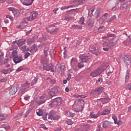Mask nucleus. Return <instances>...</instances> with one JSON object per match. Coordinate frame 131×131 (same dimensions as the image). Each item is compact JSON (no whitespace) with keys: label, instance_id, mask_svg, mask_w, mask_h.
Here are the masks:
<instances>
[{"label":"nucleus","instance_id":"5fc2aeb1","mask_svg":"<svg viewBox=\"0 0 131 131\" xmlns=\"http://www.w3.org/2000/svg\"><path fill=\"white\" fill-rule=\"evenodd\" d=\"M66 123L68 124V125H71L73 124V121H71V120H68L66 121Z\"/></svg>","mask_w":131,"mask_h":131},{"label":"nucleus","instance_id":"c9c22d12","mask_svg":"<svg viewBox=\"0 0 131 131\" xmlns=\"http://www.w3.org/2000/svg\"><path fill=\"white\" fill-rule=\"evenodd\" d=\"M110 113V110L108 109H105L100 114V115H107Z\"/></svg>","mask_w":131,"mask_h":131},{"label":"nucleus","instance_id":"8fccbe9b","mask_svg":"<svg viewBox=\"0 0 131 131\" xmlns=\"http://www.w3.org/2000/svg\"><path fill=\"white\" fill-rule=\"evenodd\" d=\"M66 114H69V115L71 117H74V116H75V114H74L71 112H67L66 113Z\"/></svg>","mask_w":131,"mask_h":131},{"label":"nucleus","instance_id":"7ed1b4c3","mask_svg":"<svg viewBox=\"0 0 131 131\" xmlns=\"http://www.w3.org/2000/svg\"><path fill=\"white\" fill-rule=\"evenodd\" d=\"M48 93L50 94L51 97H55V96L59 93V88L54 86L52 89L48 90Z\"/></svg>","mask_w":131,"mask_h":131},{"label":"nucleus","instance_id":"393cba45","mask_svg":"<svg viewBox=\"0 0 131 131\" xmlns=\"http://www.w3.org/2000/svg\"><path fill=\"white\" fill-rule=\"evenodd\" d=\"M33 3V1L32 0H24L23 2V4L24 6H31V5H32Z\"/></svg>","mask_w":131,"mask_h":131},{"label":"nucleus","instance_id":"c756f323","mask_svg":"<svg viewBox=\"0 0 131 131\" xmlns=\"http://www.w3.org/2000/svg\"><path fill=\"white\" fill-rule=\"evenodd\" d=\"M55 54H56V51L53 49L50 50V55L51 56V60H53V59L55 58Z\"/></svg>","mask_w":131,"mask_h":131},{"label":"nucleus","instance_id":"2f4dec72","mask_svg":"<svg viewBox=\"0 0 131 131\" xmlns=\"http://www.w3.org/2000/svg\"><path fill=\"white\" fill-rule=\"evenodd\" d=\"M94 23H95V21L93 19H89L87 22L88 25L89 26H90L91 27H92L94 25Z\"/></svg>","mask_w":131,"mask_h":131},{"label":"nucleus","instance_id":"6e6552de","mask_svg":"<svg viewBox=\"0 0 131 131\" xmlns=\"http://www.w3.org/2000/svg\"><path fill=\"white\" fill-rule=\"evenodd\" d=\"M103 95H104L103 97H104V98L97 99V101H101L102 102V104H107V103L109 102V98H108V95L105 92L103 93Z\"/></svg>","mask_w":131,"mask_h":131},{"label":"nucleus","instance_id":"a211bd4d","mask_svg":"<svg viewBox=\"0 0 131 131\" xmlns=\"http://www.w3.org/2000/svg\"><path fill=\"white\" fill-rule=\"evenodd\" d=\"M107 17H108V13H104L103 15L99 19L100 24H103L104 21H105V20H107Z\"/></svg>","mask_w":131,"mask_h":131},{"label":"nucleus","instance_id":"aec40b11","mask_svg":"<svg viewBox=\"0 0 131 131\" xmlns=\"http://www.w3.org/2000/svg\"><path fill=\"white\" fill-rule=\"evenodd\" d=\"M13 70L12 68H9L7 69H3L1 70V72L3 73V74H9V73H11Z\"/></svg>","mask_w":131,"mask_h":131},{"label":"nucleus","instance_id":"a878e982","mask_svg":"<svg viewBox=\"0 0 131 131\" xmlns=\"http://www.w3.org/2000/svg\"><path fill=\"white\" fill-rule=\"evenodd\" d=\"M55 71L58 73H60V72L62 71L61 64L60 63H57L55 66Z\"/></svg>","mask_w":131,"mask_h":131},{"label":"nucleus","instance_id":"603ef678","mask_svg":"<svg viewBox=\"0 0 131 131\" xmlns=\"http://www.w3.org/2000/svg\"><path fill=\"white\" fill-rule=\"evenodd\" d=\"M65 19L67 21H69V20H72L73 19V17L69 15L66 16Z\"/></svg>","mask_w":131,"mask_h":131},{"label":"nucleus","instance_id":"2eb2a0df","mask_svg":"<svg viewBox=\"0 0 131 131\" xmlns=\"http://www.w3.org/2000/svg\"><path fill=\"white\" fill-rule=\"evenodd\" d=\"M18 92V86H14L13 87H12L10 90H9V94L11 96L13 95H15L16 93Z\"/></svg>","mask_w":131,"mask_h":131},{"label":"nucleus","instance_id":"774afa93","mask_svg":"<svg viewBox=\"0 0 131 131\" xmlns=\"http://www.w3.org/2000/svg\"><path fill=\"white\" fill-rule=\"evenodd\" d=\"M7 81V78H4L1 80V82H6Z\"/></svg>","mask_w":131,"mask_h":131},{"label":"nucleus","instance_id":"052dcab7","mask_svg":"<svg viewBox=\"0 0 131 131\" xmlns=\"http://www.w3.org/2000/svg\"><path fill=\"white\" fill-rule=\"evenodd\" d=\"M52 106H58V103H57V102L55 100H54L52 102Z\"/></svg>","mask_w":131,"mask_h":131},{"label":"nucleus","instance_id":"cd10ccee","mask_svg":"<svg viewBox=\"0 0 131 131\" xmlns=\"http://www.w3.org/2000/svg\"><path fill=\"white\" fill-rule=\"evenodd\" d=\"M124 43L126 46H131V37H128L127 39L124 41Z\"/></svg>","mask_w":131,"mask_h":131},{"label":"nucleus","instance_id":"3c124183","mask_svg":"<svg viewBox=\"0 0 131 131\" xmlns=\"http://www.w3.org/2000/svg\"><path fill=\"white\" fill-rule=\"evenodd\" d=\"M115 35L114 34H107L105 38H110V37H114Z\"/></svg>","mask_w":131,"mask_h":131},{"label":"nucleus","instance_id":"69168bd1","mask_svg":"<svg viewBox=\"0 0 131 131\" xmlns=\"http://www.w3.org/2000/svg\"><path fill=\"white\" fill-rule=\"evenodd\" d=\"M126 88L127 90H131V83L128 84Z\"/></svg>","mask_w":131,"mask_h":131},{"label":"nucleus","instance_id":"0e129e2a","mask_svg":"<svg viewBox=\"0 0 131 131\" xmlns=\"http://www.w3.org/2000/svg\"><path fill=\"white\" fill-rule=\"evenodd\" d=\"M16 9L12 8V7H9L8 8V10L9 11H11V12H12V13H13V12L15 11Z\"/></svg>","mask_w":131,"mask_h":131},{"label":"nucleus","instance_id":"bf43d9fd","mask_svg":"<svg viewBox=\"0 0 131 131\" xmlns=\"http://www.w3.org/2000/svg\"><path fill=\"white\" fill-rule=\"evenodd\" d=\"M31 112V109H29L28 111H27L26 113L25 117H27L28 115H29V113Z\"/></svg>","mask_w":131,"mask_h":131},{"label":"nucleus","instance_id":"f03ea898","mask_svg":"<svg viewBox=\"0 0 131 131\" xmlns=\"http://www.w3.org/2000/svg\"><path fill=\"white\" fill-rule=\"evenodd\" d=\"M104 90H105V88L102 86H98L97 88H95L93 90H92L90 92V95L92 96V95H95V96H99V95H101L103 92H104Z\"/></svg>","mask_w":131,"mask_h":131},{"label":"nucleus","instance_id":"58836bf2","mask_svg":"<svg viewBox=\"0 0 131 131\" xmlns=\"http://www.w3.org/2000/svg\"><path fill=\"white\" fill-rule=\"evenodd\" d=\"M94 16L96 18H98V17L100 16V10H97L96 11L95 14H94Z\"/></svg>","mask_w":131,"mask_h":131},{"label":"nucleus","instance_id":"e433bc0d","mask_svg":"<svg viewBox=\"0 0 131 131\" xmlns=\"http://www.w3.org/2000/svg\"><path fill=\"white\" fill-rule=\"evenodd\" d=\"M36 114L38 116H41L42 115V110L41 109H38L36 110Z\"/></svg>","mask_w":131,"mask_h":131},{"label":"nucleus","instance_id":"e2e57ef3","mask_svg":"<svg viewBox=\"0 0 131 131\" xmlns=\"http://www.w3.org/2000/svg\"><path fill=\"white\" fill-rule=\"evenodd\" d=\"M29 56H30V53L29 52H27L25 54V59H27L28 58Z\"/></svg>","mask_w":131,"mask_h":131},{"label":"nucleus","instance_id":"1a4fd4ad","mask_svg":"<svg viewBox=\"0 0 131 131\" xmlns=\"http://www.w3.org/2000/svg\"><path fill=\"white\" fill-rule=\"evenodd\" d=\"M119 38L118 37H115L113 38H111V40L108 41L112 47H114L117 45Z\"/></svg>","mask_w":131,"mask_h":131},{"label":"nucleus","instance_id":"6e6d98bb","mask_svg":"<svg viewBox=\"0 0 131 131\" xmlns=\"http://www.w3.org/2000/svg\"><path fill=\"white\" fill-rule=\"evenodd\" d=\"M84 17H81L79 21L80 24H84Z\"/></svg>","mask_w":131,"mask_h":131},{"label":"nucleus","instance_id":"9d476101","mask_svg":"<svg viewBox=\"0 0 131 131\" xmlns=\"http://www.w3.org/2000/svg\"><path fill=\"white\" fill-rule=\"evenodd\" d=\"M101 73H102V70L100 69H98L96 70L91 72L90 76H92V77H96V76L100 75Z\"/></svg>","mask_w":131,"mask_h":131},{"label":"nucleus","instance_id":"a19ab883","mask_svg":"<svg viewBox=\"0 0 131 131\" xmlns=\"http://www.w3.org/2000/svg\"><path fill=\"white\" fill-rule=\"evenodd\" d=\"M78 68H82V67H84L83 61H81L80 62H79L78 64Z\"/></svg>","mask_w":131,"mask_h":131},{"label":"nucleus","instance_id":"9b49d317","mask_svg":"<svg viewBox=\"0 0 131 131\" xmlns=\"http://www.w3.org/2000/svg\"><path fill=\"white\" fill-rule=\"evenodd\" d=\"M22 61H23V57L21 55L16 56L13 58V61L15 64H18V63H20Z\"/></svg>","mask_w":131,"mask_h":131},{"label":"nucleus","instance_id":"49530a36","mask_svg":"<svg viewBox=\"0 0 131 131\" xmlns=\"http://www.w3.org/2000/svg\"><path fill=\"white\" fill-rule=\"evenodd\" d=\"M48 38H49V35H48V34H44L42 35V39H43V40H47V39H48Z\"/></svg>","mask_w":131,"mask_h":131},{"label":"nucleus","instance_id":"4468645a","mask_svg":"<svg viewBox=\"0 0 131 131\" xmlns=\"http://www.w3.org/2000/svg\"><path fill=\"white\" fill-rule=\"evenodd\" d=\"M103 50L105 52H108V51H109V50L112 48V46L109 42L103 43Z\"/></svg>","mask_w":131,"mask_h":131},{"label":"nucleus","instance_id":"09e8293b","mask_svg":"<svg viewBox=\"0 0 131 131\" xmlns=\"http://www.w3.org/2000/svg\"><path fill=\"white\" fill-rule=\"evenodd\" d=\"M114 19H116V15H113L108 20H107V22H111L113 21Z\"/></svg>","mask_w":131,"mask_h":131},{"label":"nucleus","instance_id":"864d4df0","mask_svg":"<svg viewBox=\"0 0 131 131\" xmlns=\"http://www.w3.org/2000/svg\"><path fill=\"white\" fill-rule=\"evenodd\" d=\"M103 81V79H102L101 77H99L98 79V80L96 81V83H98V84H100L101 82Z\"/></svg>","mask_w":131,"mask_h":131},{"label":"nucleus","instance_id":"a18cd8bd","mask_svg":"<svg viewBox=\"0 0 131 131\" xmlns=\"http://www.w3.org/2000/svg\"><path fill=\"white\" fill-rule=\"evenodd\" d=\"M96 131H103V129H102V127H101V124L97 125Z\"/></svg>","mask_w":131,"mask_h":131},{"label":"nucleus","instance_id":"39448f33","mask_svg":"<svg viewBox=\"0 0 131 131\" xmlns=\"http://www.w3.org/2000/svg\"><path fill=\"white\" fill-rule=\"evenodd\" d=\"M48 118L51 120H57V119H59V116L56 115V112L51 111L50 112Z\"/></svg>","mask_w":131,"mask_h":131},{"label":"nucleus","instance_id":"c03bdc74","mask_svg":"<svg viewBox=\"0 0 131 131\" xmlns=\"http://www.w3.org/2000/svg\"><path fill=\"white\" fill-rule=\"evenodd\" d=\"M48 51H49V48H46L44 50V55L45 58H47L48 57Z\"/></svg>","mask_w":131,"mask_h":131},{"label":"nucleus","instance_id":"423d86ee","mask_svg":"<svg viewBox=\"0 0 131 131\" xmlns=\"http://www.w3.org/2000/svg\"><path fill=\"white\" fill-rule=\"evenodd\" d=\"M53 67H54L52 64L45 63L43 66V69L47 71H50V70H51L52 72H54L55 71L54 70V69H53Z\"/></svg>","mask_w":131,"mask_h":131},{"label":"nucleus","instance_id":"338daca9","mask_svg":"<svg viewBox=\"0 0 131 131\" xmlns=\"http://www.w3.org/2000/svg\"><path fill=\"white\" fill-rule=\"evenodd\" d=\"M31 49L32 50V51H36V50H37V47H35V45H33L31 47Z\"/></svg>","mask_w":131,"mask_h":131},{"label":"nucleus","instance_id":"680f3d73","mask_svg":"<svg viewBox=\"0 0 131 131\" xmlns=\"http://www.w3.org/2000/svg\"><path fill=\"white\" fill-rule=\"evenodd\" d=\"M18 53V51L17 50H14L12 52V56H16Z\"/></svg>","mask_w":131,"mask_h":131},{"label":"nucleus","instance_id":"79ce46f5","mask_svg":"<svg viewBox=\"0 0 131 131\" xmlns=\"http://www.w3.org/2000/svg\"><path fill=\"white\" fill-rule=\"evenodd\" d=\"M98 32H103V31H105V27L101 26L98 29Z\"/></svg>","mask_w":131,"mask_h":131},{"label":"nucleus","instance_id":"f704fd0d","mask_svg":"<svg viewBox=\"0 0 131 131\" xmlns=\"http://www.w3.org/2000/svg\"><path fill=\"white\" fill-rule=\"evenodd\" d=\"M40 100L38 101L39 104L41 105V104H43V103L46 102V99H45V96H42L40 97Z\"/></svg>","mask_w":131,"mask_h":131},{"label":"nucleus","instance_id":"4d7b16f0","mask_svg":"<svg viewBox=\"0 0 131 131\" xmlns=\"http://www.w3.org/2000/svg\"><path fill=\"white\" fill-rule=\"evenodd\" d=\"M95 11V9H94V8H91L89 10V15L90 16V15H92V14H93V12Z\"/></svg>","mask_w":131,"mask_h":131},{"label":"nucleus","instance_id":"5701e85b","mask_svg":"<svg viewBox=\"0 0 131 131\" xmlns=\"http://www.w3.org/2000/svg\"><path fill=\"white\" fill-rule=\"evenodd\" d=\"M28 20H25V18L23 19L22 22L20 24L19 28H23L27 25Z\"/></svg>","mask_w":131,"mask_h":131},{"label":"nucleus","instance_id":"dca6fc26","mask_svg":"<svg viewBox=\"0 0 131 131\" xmlns=\"http://www.w3.org/2000/svg\"><path fill=\"white\" fill-rule=\"evenodd\" d=\"M80 58L82 62H84V63H86V62L90 60V57L85 54H82L80 55Z\"/></svg>","mask_w":131,"mask_h":131},{"label":"nucleus","instance_id":"bb28decb","mask_svg":"<svg viewBox=\"0 0 131 131\" xmlns=\"http://www.w3.org/2000/svg\"><path fill=\"white\" fill-rule=\"evenodd\" d=\"M71 65L72 67H76V65H77V60L76 59L73 58L71 61Z\"/></svg>","mask_w":131,"mask_h":131},{"label":"nucleus","instance_id":"4be33fe9","mask_svg":"<svg viewBox=\"0 0 131 131\" xmlns=\"http://www.w3.org/2000/svg\"><path fill=\"white\" fill-rule=\"evenodd\" d=\"M111 122L108 120L104 121L102 124V127L103 128H107V127H108L109 125H111Z\"/></svg>","mask_w":131,"mask_h":131},{"label":"nucleus","instance_id":"6ab92c4d","mask_svg":"<svg viewBox=\"0 0 131 131\" xmlns=\"http://www.w3.org/2000/svg\"><path fill=\"white\" fill-rule=\"evenodd\" d=\"M49 31L51 33H53V34H55L57 33V31H58V29L56 28L55 26H51L49 29Z\"/></svg>","mask_w":131,"mask_h":131},{"label":"nucleus","instance_id":"0eeeda50","mask_svg":"<svg viewBox=\"0 0 131 131\" xmlns=\"http://www.w3.org/2000/svg\"><path fill=\"white\" fill-rule=\"evenodd\" d=\"M28 88H29V83H28V82H26V83L22 84L20 88L18 94L21 95V94L26 91L27 89H28Z\"/></svg>","mask_w":131,"mask_h":131},{"label":"nucleus","instance_id":"7c9ffc66","mask_svg":"<svg viewBox=\"0 0 131 131\" xmlns=\"http://www.w3.org/2000/svg\"><path fill=\"white\" fill-rule=\"evenodd\" d=\"M20 50L22 51L23 52H26V51H28V47L25 45L21 46L20 47Z\"/></svg>","mask_w":131,"mask_h":131},{"label":"nucleus","instance_id":"412c9836","mask_svg":"<svg viewBox=\"0 0 131 131\" xmlns=\"http://www.w3.org/2000/svg\"><path fill=\"white\" fill-rule=\"evenodd\" d=\"M130 4V2H127L125 3L124 4H123V5H122L120 7V10H126V9H127V7H128V6H129V4Z\"/></svg>","mask_w":131,"mask_h":131},{"label":"nucleus","instance_id":"f257e3e1","mask_svg":"<svg viewBox=\"0 0 131 131\" xmlns=\"http://www.w3.org/2000/svg\"><path fill=\"white\" fill-rule=\"evenodd\" d=\"M84 105V101L82 99H78L76 100L74 103L73 107L75 109V111L76 112H80L82 111V107Z\"/></svg>","mask_w":131,"mask_h":131},{"label":"nucleus","instance_id":"72a5a7b5","mask_svg":"<svg viewBox=\"0 0 131 131\" xmlns=\"http://www.w3.org/2000/svg\"><path fill=\"white\" fill-rule=\"evenodd\" d=\"M12 13L15 17H19V15H20V12L18 9H14V11Z\"/></svg>","mask_w":131,"mask_h":131},{"label":"nucleus","instance_id":"ea45409f","mask_svg":"<svg viewBox=\"0 0 131 131\" xmlns=\"http://www.w3.org/2000/svg\"><path fill=\"white\" fill-rule=\"evenodd\" d=\"M90 116H91V117L92 118H98V117H99L100 116V114H98L95 115V114L92 113L90 114Z\"/></svg>","mask_w":131,"mask_h":131},{"label":"nucleus","instance_id":"4c0bfd02","mask_svg":"<svg viewBox=\"0 0 131 131\" xmlns=\"http://www.w3.org/2000/svg\"><path fill=\"white\" fill-rule=\"evenodd\" d=\"M129 71L127 70L126 72V77H125V82H127L128 80V78H129Z\"/></svg>","mask_w":131,"mask_h":131},{"label":"nucleus","instance_id":"37998d69","mask_svg":"<svg viewBox=\"0 0 131 131\" xmlns=\"http://www.w3.org/2000/svg\"><path fill=\"white\" fill-rule=\"evenodd\" d=\"M73 5L72 6H64L61 8V10H66L67 9H69L70 8H73Z\"/></svg>","mask_w":131,"mask_h":131},{"label":"nucleus","instance_id":"20e7f679","mask_svg":"<svg viewBox=\"0 0 131 131\" xmlns=\"http://www.w3.org/2000/svg\"><path fill=\"white\" fill-rule=\"evenodd\" d=\"M37 16H38V13L36 11H33L31 13L30 16L25 18V21H32V20L36 19Z\"/></svg>","mask_w":131,"mask_h":131},{"label":"nucleus","instance_id":"473e14b6","mask_svg":"<svg viewBox=\"0 0 131 131\" xmlns=\"http://www.w3.org/2000/svg\"><path fill=\"white\" fill-rule=\"evenodd\" d=\"M8 117V115L7 114H3L2 115L0 114V121L2 120H5L6 118Z\"/></svg>","mask_w":131,"mask_h":131},{"label":"nucleus","instance_id":"f8f14e48","mask_svg":"<svg viewBox=\"0 0 131 131\" xmlns=\"http://www.w3.org/2000/svg\"><path fill=\"white\" fill-rule=\"evenodd\" d=\"M122 60L126 65H129L130 64V57L128 55L124 56Z\"/></svg>","mask_w":131,"mask_h":131},{"label":"nucleus","instance_id":"c85d7f7f","mask_svg":"<svg viewBox=\"0 0 131 131\" xmlns=\"http://www.w3.org/2000/svg\"><path fill=\"white\" fill-rule=\"evenodd\" d=\"M86 0H75L73 1V3L76 5H80L81 4H83Z\"/></svg>","mask_w":131,"mask_h":131},{"label":"nucleus","instance_id":"f3484780","mask_svg":"<svg viewBox=\"0 0 131 131\" xmlns=\"http://www.w3.org/2000/svg\"><path fill=\"white\" fill-rule=\"evenodd\" d=\"M89 128H90L89 125H82L80 128L76 129L75 131H86V130H88Z\"/></svg>","mask_w":131,"mask_h":131},{"label":"nucleus","instance_id":"b1692460","mask_svg":"<svg viewBox=\"0 0 131 131\" xmlns=\"http://www.w3.org/2000/svg\"><path fill=\"white\" fill-rule=\"evenodd\" d=\"M89 50L90 52H92V53H94L96 56H98V55H100V51L97 50V49H96V48H92V47H90Z\"/></svg>","mask_w":131,"mask_h":131},{"label":"nucleus","instance_id":"ddd939ff","mask_svg":"<svg viewBox=\"0 0 131 131\" xmlns=\"http://www.w3.org/2000/svg\"><path fill=\"white\" fill-rule=\"evenodd\" d=\"M25 39H20L17 41H14L13 42V45H17V46H23V45H25Z\"/></svg>","mask_w":131,"mask_h":131},{"label":"nucleus","instance_id":"13d9d810","mask_svg":"<svg viewBox=\"0 0 131 131\" xmlns=\"http://www.w3.org/2000/svg\"><path fill=\"white\" fill-rule=\"evenodd\" d=\"M112 118H113V119L114 120V123L115 124H117V118L116 117H115V116H113L112 117Z\"/></svg>","mask_w":131,"mask_h":131},{"label":"nucleus","instance_id":"de8ad7c7","mask_svg":"<svg viewBox=\"0 0 131 131\" xmlns=\"http://www.w3.org/2000/svg\"><path fill=\"white\" fill-rule=\"evenodd\" d=\"M55 101H56L57 104L59 106V105H61V103L62 101H61V98H58L56 99H55Z\"/></svg>","mask_w":131,"mask_h":131}]
</instances>
